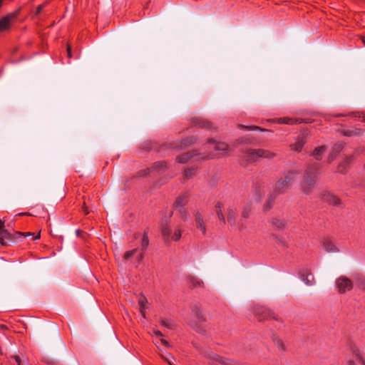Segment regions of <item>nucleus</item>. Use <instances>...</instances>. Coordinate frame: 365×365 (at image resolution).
I'll return each mask as SVG.
<instances>
[{
	"mask_svg": "<svg viewBox=\"0 0 365 365\" xmlns=\"http://www.w3.org/2000/svg\"><path fill=\"white\" fill-rule=\"evenodd\" d=\"M319 165L318 163L309 164L300 181L301 191L305 195H310L315 188L317 176L319 174Z\"/></svg>",
	"mask_w": 365,
	"mask_h": 365,
	"instance_id": "1",
	"label": "nucleus"
},
{
	"mask_svg": "<svg viewBox=\"0 0 365 365\" xmlns=\"http://www.w3.org/2000/svg\"><path fill=\"white\" fill-rule=\"evenodd\" d=\"M299 173L297 171H289L284 178L279 179L273 188L275 195H279L285 192V191L295 181Z\"/></svg>",
	"mask_w": 365,
	"mask_h": 365,
	"instance_id": "2",
	"label": "nucleus"
},
{
	"mask_svg": "<svg viewBox=\"0 0 365 365\" xmlns=\"http://www.w3.org/2000/svg\"><path fill=\"white\" fill-rule=\"evenodd\" d=\"M275 154L269 150L264 149H248L244 153L243 158L248 163L256 161L259 158L271 159Z\"/></svg>",
	"mask_w": 365,
	"mask_h": 365,
	"instance_id": "3",
	"label": "nucleus"
},
{
	"mask_svg": "<svg viewBox=\"0 0 365 365\" xmlns=\"http://www.w3.org/2000/svg\"><path fill=\"white\" fill-rule=\"evenodd\" d=\"M188 199L189 195L187 192L183 193L176 198L173 205L174 210L180 212V217L184 221H186L188 218L187 211L185 208V205L188 203Z\"/></svg>",
	"mask_w": 365,
	"mask_h": 365,
	"instance_id": "4",
	"label": "nucleus"
},
{
	"mask_svg": "<svg viewBox=\"0 0 365 365\" xmlns=\"http://www.w3.org/2000/svg\"><path fill=\"white\" fill-rule=\"evenodd\" d=\"M19 14V10L9 13L0 19V32L9 30L11 23L17 18Z\"/></svg>",
	"mask_w": 365,
	"mask_h": 365,
	"instance_id": "5",
	"label": "nucleus"
},
{
	"mask_svg": "<svg viewBox=\"0 0 365 365\" xmlns=\"http://www.w3.org/2000/svg\"><path fill=\"white\" fill-rule=\"evenodd\" d=\"M336 285L339 293H344L346 291H349L353 287L351 281L346 277L341 276L336 281Z\"/></svg>",
	"mask_w": 365,
	"mask_h": 365,
	"instance_id": "6",
	"label": "nucleus"
},
{
	"mask_svg": "<svg viewBox=\"0 0 365 365\" xmlns=\"http://www.w3.org/2000/svg\"><path fill=\"white\" fill-rule=\"evenodd\" d=\"M347 350L353 355V356L356 358L358 361L361 364V365H365V361L361 355L357 346L354 343L349 342L348 344Z\"/></svg>",
	"mask_w": 365,
	"mask_h": 365,
	"instance_id": "7",
	"label": "nucleus"
},
{
	"mask_svg": "<svg viewBox=\"0 0 365 365\" xmlns=\"http://www.w3.org/2000/svg\"><path fill=\"white\" fill-rule=\"evenodd\" d=\"M14 241V235L7 230H1L0 232V245L6 246Z\"/></svg>",
	"mask_w": 365,
	"mask_h": 365,
	"instance_id": "8",
	"label": "nucleus"
},
{
	"mask_svg": "<svg viewBox=\"0 0 365 365\" xmlns=\"http://www.w3.org/2000/svg\"><path fill=\"white\" fill-rule=\"evenodd\" d=\"M256 315L259 321L266 319H276L272 311L264 307L257 309Z\"/></svg>",
	"mask_w": 365,
	"mask_h": 365,
	"instance_id": "9",
	"label": "nucleus"
},
{
	"mask_svg": "<svg viewBox=\"0 0 365 365\" xmlns=\"http://www.w3.org/2000/svg\"><path fill=\"white\" fill-rule=\"evenodd\" d=\"M208 357L213 359L215 361L224 365H240L237 362L234 361L231 359L222 357L216 354L210 353L208 354Z\"/></svg>",
	"mask_w": 365,
	"mask_h": 365,
	"instance_id": "10",
	"label": "nucleus"
},
{
	"mask_svg": "<svg viewBox=\"0 0 365 365\" xmlns=\"http://www.w3.org/2000/svg\"><path fill=\"white\" fill-rule=\"evenodd\" d=\"M323 199L325 202L334 206H340L341 204V200L336 195L329 192L324 194Z\"/></svg>",
	"mask_w": 365,
	"mask_h": 365,
	"instance_id": "11",
	"label": "nucleus"
},
{
	"mask_svg": "<svg viewBox=\"0 0 365 365\" xmlns=\"http://www.w3.org/2000/svg\"><path fill=\"white\" fill-rule=\"evenodd\" d=\"M192 123L195 126L207 130H210L212 128V123L202 118H195L192 120Z\"/></svg>",
	"mask_w": 365,
	"mask_h": 365,
	"instance_id": "12",
	"label": "nucleus"
},
{
	"mask_svg": "<svg viewBox=\"0 0 365 365\" xmlns=\"http://www.w3.org/2000/svg\"><path fill=\"white\" fill-rule=\"evenodd\" d=\"M236 214H237V209L234 206H230L227 208V222L228 223L232 226L235 225L236 222Z\"/></svg>",
	"mask_w": 365,
	"mask_h": 365,
	"instance_id": "13",
	"label": "nucleus"
},
{
	"mask_svg": "<svg viewBox=\"0 0 365 365\" xmlns=\"http://www.w3.org/2000/svg\"><path fill=\"white\" fill-rule=\"evenodd\" d=\"M364 133V130L358 128H351L349 129H345L341 131L343 135L346 137H354L361 135Z\"/></svg>",
	"mask_w": 365,
	"mask_h": 365,
	"instance_id": "14",
	"label": "nucleus"
},
{
	"mask_svg": "<svg viewBox=\"0 0 365 365\" xmlns=\"http://www.w3.org/2000/svg\"><path fill=\"white\" fill-rule=\"evenodd\" d=\"M278 123L280 124H287V125H294L297 123H301L303 122L301 118H292L289 117H283L279 118L276 120Z\"/></svg>",
	"mask_w": 365,
	"mask_h": 365,
	"instance_id": "15",
	"label": "nucleus"
},
{
	"mask_svg": "<svg viewBox=\"0 0 365 365\" xmlns=\"http://www.w3.org/2000/svg\"><path fill=\"white\" fill-rule=\"evenodd\" d=\"M192 314L195 317H196L200 322L205 321V317L202 312L201 307L197 304H195L192 307Z\"/></svg>",
	"mask_w": 365,
	"mask_h": 365,
	"instance_id": "16",
	"label": "nucleus"
},
{
	"mask_svg": "<svg viewBox=\"0 0 365 365\" xmlns=\"http://www.w3.org/2000/svg\"><path fill=\"white\" fill-rule=\"evenodd\" d=\"M215 212L217 215L219 220L225 225L226 223L225 217L222 212L223 204L220 202H217L215 206Z\"/></svg>",
	"mask_w": 365,
	"mask_h": 365,
	"instance_id": "17",
	"label": "nucleus"
},
{
	"mask_svg": "<svg viewBox=\"0 0 365 365\" xmlns=\"http://www.w3.org/2000/svg\"><path fill=\"white\" fill-rule=\"evenodd\" d=\"M195 222L197 227L202 231L203 235L206 233V227L204 224L203 218L200 212H197L195 215Z\"/></svg>",
	"mask_w": 365,
	"mask_h": 365,
	"instance_id": "18",
	"label": "nucleus"
},
{
	"mask_svg": "<svg viewBox=\"0 0 365 365\" xmlns=\"http://www.w3.org/2000/svg\"><path fill=\"white\" fill-rule=\"evenodd\" d=\"M197 155V154L194 152H187L179 155L176 158V161L178 163L185 164L188 162L190 159Z\"/></svg>",
	"mask_w": 365,
	"mask_h": 365,
	"instance_id": "19",
	"label": "nucleus"
},
{
	"mask_svg": "<svg viewBox=\"0 0 365 365\" xmlns=\"http://www.w3.org/2000/svg\"><path fill=\"white\" fill-rule=\"evenodd\" d=\"M250 209L249 207H245L241 214V219L238 222V227L240 231H242L246 228V226L243 222V219H247L250 215Z\"/></svg>",
	"mask_w": 365,
	"mask_h": 365,
	"instance_id": "20",
	"label": "nucleus"
},
{
	"mask_svg": "<svg viewBox=\"0 0 365 365\" xmlns=\"http://www.w3.org/2000/svg\"><path fill=\"white\" fill-rule=\"evenodd\" d=\"M139 304V310L143 318H146L145 309H147L145 304L147 303V299L144 295H141L138 300Z\"/></svg>",
	"mask_w": 365,
	"mask_h": 365,
	"instance_id": "21",
	"label": "nucleus"
},
{
	"mask_svg": "<svg viewBox=\"0 0 365 365\" xmlns=\"http://www.w3.org/2000/svg\"><path fill=\"white\" fill-rule=\"evenodd\" d=\"M323 248L327 252H339L338 248L335 246V245L330 240H325L323 242Z\"/></svg>",
	"mask_w": 365,
	"mask_h": 365,
	"instance_id": "22",
	"label": "nucleus"
},
{
	"mask_svg": "<svg viewBox=\"0 0 365 365\" xmlns=\"http://www.w3.org/2000/svg\"><path fill=\"white\" fill-rule=\"evenodd\" d=\"M305 144V139L303 137L297 139L296 142L292 144L291 148L293 150L300 152L302 150L304 145Z\"/></svg>",
	"mask_w": 365,
	"mask_h": 365,
	"instance_id": "23",
	"label": "nucleus"
},
{
	"mask_svg": "<svg viewBox=\"0 0 365 365\" xmlns=\"http://www.w3.org/2000/svg\"><path fill=\"white\" fill-rule=\"evenodd\" d=\"M187 280L189 286L193 288L200 287L203 284L200 279L194 276H188Z\"/></svg>",
	"mask_w": 365,
	"mask_h": 365,
	"instance_id": "24",
	"label": "nucleus"
},
{
	"mask_svg": "<svg viewBox=\"0 0 365 365\" xmlns=\"http://www.w3.org/2000/svg\"><path fill=\"white\" fill-rule=\"evenodd\" d=\"M327 147L325 145H322L316 148L313 152L312 155L316 158V160H320L322 157V155L326 151Z\"/></svg>",
	"mask_w": 365,
	"mask_h": 365,
	"instance_id": "25",
	"label": "nucleus"
},
{
	"mask_svg": "<svg viewBox=\"0 0 365 365\" xmlns=\"http://www.w3.org/2000/svg\"><path fill=\"white\" fill-rule=\"evenodd\" d=\"M162 235L164 237V240L166 242L170 240V237L172 235L171 230L168 225H163L161 228Z\"/></svg>",
	"mask_w": 365,
	"mask_h": 365,
	"instance_id": "26",
	"label": "nucleus"
},
{
	"mask_svg": "<svg viewBox=\"0 0 365 365\" xmlns=\"http://www.w3.org/2000/svg\"><path fill=\"white\" fill-rule=\"evenodd\" d=\"M272 224L276 230H283L286 227V224L284 222L277 218L272 220Z\"/></svg>",
	"mask_w": 365,
	"mask_h": 365,
	"instance_id": "27",
	"label": "nucleus"
},
{
	"mask_svg": "<svg viewBox=\"0 0 365 365\" xmlns=\"http://www.w3.org/2000/svg\"><path fill=\"white\" fill-rule=\"evenodd\" d=\"M301 278L302 280L307 285H312L314 284V276L311 273L307 274L306 276L302 274Z\"/></svg>",
	"mask_w": 365,
	"mask_h": 365,
	"instance_id": "28",
	"label": "nucleus"
},
{
	"mask_svg": "<svg viewBox=\"0 0 365 365\" xmlns=\"http://www.w3.org/2000/svg\"><path fill=\"white\" fill-rule=\"evenodd\" d=\"M229 149V145L222 142L216 143L215 150L217 151H226Z\"/></svg>",
	"mask_w": 365,
	"mask_h": 365,
	"instance_id": "29",
	"label": "nucleus"
},
{
	"mask_svg": "<svg viewBox=\"0 0 365 365\" xmlns=\"http://www.w3.org/2000/svg\"><path fill=\"white\" fill-rule=\"evenodd\" d=\"M167 167V163L165 161H158V162H155L152 168L153 170H163L165 168H166Z\"/></svg>",
	"mask_w": 365,
	"mask_h": 365,
	"instance_id": "30",
	"label": "nucleus"
},
{
	"mask_svg": "<svg viewBox=\"0 0 365 365\" xmlns=\"http://www.w3.org/2000/svg\"><path fill=\"white\" fill-rule=\"evenodd\" d=\"M181 235H182L181 229H180V228L176 229L174 231L173 234H172L170 240L178 241L181 237Z\"/></svg>",
	"mask_w": 365,
	"mask_h": 365,
	"instance_id": "31",
	"label": "nucleus"
},
{
	"mask_svg": "<svg viewBox=\"0 0 365 365\" xmlns=\"http://www.w3.org/2000/svg\"><path fill=\"white\" fill-rule=\"evenodd\" d=\"M138 252V249H133L132 250L127 251L123 256L125 261L129 260L133 256Z\"/></svg>",
	"mask_w": 365,
	"mask_h": 365,
	"instance_id": "32",
	"label": "nucleus"
},
{
	"mask_svg": "<svg viewBox=\"0 0 365 365\" xmlns=\"http://www.w3.org/2000/svg\"><path fill=\"white\" fill-rule=\"evenodd\" d=\"M148 245H149V239H148V234L146 232H144L143 238H142V242H141L142 249L143 250H146Z\"/></svg>",
	"mask_w": 365,
	"mask_h": 365,
	"instance_id": "33",
	"label": "nucleus"
},
{
	"mask_svg": "<svg viewBox=\"0 0 365 365\" xmlns=\"http://www.w3.org/2000/svg\"><path fill=\"white\" fill-rule=\"evenodd\" d=\"M348 165L344 163V161H342L341 163L339 164L336 172L339 173H344L346 171Z\"/></svg>",
	"mask_w": 365,
	"mask_h": 365,
	"instance_id": "34",
	"label": "nucleus"
},
{
	"mask_svg": "<svg viewBox=\"0 0 365 365\" xmlns=\"http://www.w3.org/2000/svg\"><path fill=\"white\" fill-rule=\"evenodd\" d=\"M160 323L162 326L168 328V329H173V322L170 320H165V319H160Z\"/></svg>",
	"mask_w": 365,
	"mask_h": 365,
	"instance_id": "35",
	"label": "nucleus"
},
{
	"mask_svg": "<svg viewBox=\"0 0 365 365\" xmlns=\"http://www.w3.org/2000/svg\"><path fill=\"white\" fill-rule=\"evenodd\" d=\"M196 138L194 136H191L182 140V144L185 145H190L195 143Z\"/></svg>",
	"mask_w": 365,
	"mask_h": 365,
	"instance_id": "36",
	"label": "nucleus"
},
{
	"mask_svg": "<svg viewBox=\"0 0 365 365\" xmlns=\"http://www.w3.org/2000/svg\"><path fill=\"white\" fill-rule=\"evenodd\" d=\"M29 236H33V240H36L40 238V232L37 235H35L34 232H23V237H29Z\"/></svg>",
	"mask_w": 365,
	"mask_h": 365,
	"instance_id": "37",
	"label": "nucleus"
},
{
	"mask_svg": "<svg viewBox=\"0 0 365 365\" xmlns=\"http://www.w3.org/2000/svg\"><path fill=\"white\" fill-rule=\"evenodd\" d=\"M354 155H347L344 158V163L347 165L348 166L354 161Z\"/></svg>",
	"mask_w": 365,
	"mask_h": 365,
	"instance_id": "38",
	"label": "nucleus"
},
{
	"mask_svg": "<svg viewBox=\"0 0 365 365\" xmlns=\"http://www.w3.org/2000/svg\"><path fill=\"white\" fill-rule=\"evenodd\" d=\"M161 357L169 364L174 365L175 358L172 355H169L168 357L161 356Z\"/></svg>",
	"mask_w": 365,
	"mask_h": 365,
	"instance_id": "39",
	"label": "nucleus"
},
{
	"mask_svg": "<svg viewBox=\"0 0 365 365\" xmlns=\"http://www.w3.org/2000/svg\"><path fill=\"white\" fill-rule=\"evenodd\" d=\"M195 170L194 168H188L185 170V175L187 178H190L192 175H195Z\"/></svg>",
	"mask_w": 365,
	"mask_h": 365,
	"instance_id": "40",
	"label": "nucleus"
},
{
	"mask_svg": "<svg viewBox=\"0 0 365 365\" xmlns=\"http://www.w3.org/2000/svg\"><path fill=\"white\" fill-rule=\"evenodd\" d=\"M12 235H14V242L17 240H21V238L23 237V232H21L16 231Z\"/></svg>",
	"mask_w": 365,
	"mask_h": 365,
	"instance_id": "41",
	"label": "nucleus"
},
{
	"mask_svg": "<svg viewBox=\"0 0 365 365\" xmlns=\"http://www.w3.org/2000/svg\"><path fill=\"white\" fill-rule=\"evenodd\" d=\"M244 128L247 129V130H261V131H265L266 130L265 129H262L258 126H255V125H251V126H245V125H243L242 126Z\"/></svg>",
	"mask_w": 365,
	"mask_h": 365,
	"instance_id": "42",
	"label": "nucleus"
},
{
	"mask_svg": "<svg viewBox=\"0 0 365 365\" xmlns=\"http://www.w3.org/2000/svg\"><path fill=\"white\" fill-rule=\"evenodd\" d=\"M150 168L142 170L138 172V175L139 176H146L150 173Z\"/></svg>",
	"mask_w": 365,
	"mask_h": 365,
	"instance_id": "43",
	"label": "nucleus"
},
{
	"mask_svg": "<svg viewBox=\"0 0 365 365\" xmlns=\"http://www.w3.org/2000/svg\"><path fill=\"white\" fill-rule=\"evenodd\" d=\"M273 200L274 199L272 198V199H269L268 200V202L266 203V205H264V210H267L269 209H270L272 206V202H273Z\"/></svg>",
	"mask_w": 365,
	"mask_h": 365,
	"instance_id": "44",
	"label": "nucleus"
},
{
	"mask_svg": "<svg viewBox=\"0 0 365 365\" xmlns=\"http://www.w3.org/2000/svg\"><path fill=\"white\" fill-rule=\"evenodd\" d=\"M364 152L363 148H357L352 155H354V158L359 155L361 153Z\"/></svg>",
	"mask_w": 365,
	"mask_h": 365,
	"instance_id": "45",
	"label": "nucleus"
},
{
	"mask_svg": "<svg viewBox=\"0 0 365 365\" xmlns=\"http://www.w3.org/2000/svg\"><path fill=\"white\" fill-rule=\"evenodd\" d=\"M343 148H344V144L342 143H339L334 145V149L337 152H339L340 150H341L343 149Z\"/></svg>",
	"mask_w": 365,
	"mask_h": 365,
	"instance_id": "46",
	"label": "nucleus"
},
{
	"mask_svg": "<svg viewBox=\"0 0 365 365\" xmlns=\"http://www.w3.org/2000/svg\"><path fill=\"white\" fill-rule=\"evenodd\" d=\"M45 6V4H41L39 5L37 8H36V13H35V15H38L41 11L43 10V9L44 8Z\"/></svg>",
	"mask_w": 365,
	"mask_h": 365,
	"instance_id": "47",
	"label": "nucleus"
},
{
	"mask_svg": "<svg viewBox=\"0 0 365 365\" xmlns=\"http://www.w3.org/2000/svg\"><path fill=\"white\" fill-rule=\"evenodd\" d=\"M67 56L68 58H71L72 57V53H71V48L70 44H67Z\"/></svg>",
	"mask_w": 365,
	"mask_h": 365,
	"instance_id": "48",
	"label": "nucleus"
},
{
	"mask_svg": "<svg viewBox=\"0 0 365 365\" xmlns=\"http://www.w3.org/2000/svg\"><path fill=\"white\" fill-rule=\"evenodd\" d=\"M153 334H155L157 336H163L162 332L160 331H159V330L153 329Z\"/></svg>",
	"mask_w": 365,
	"mask_h": 365,
	"instance_id": "49",
	"label": "nucleus"
},
{
	"mask_svg": "<svg viewBox=\"0 0 365 365\" xmlns=\"http://www.w3.org/2000/svg\"><path fill=\"white\" fill-rule=\"evenodd\" d=\"M196 331L201 334H204L205 333V330L200 327H196Z\"/></svg>",
	"mask_w": 365,
	"mask_h": 365,
	"instance_id": "50",
	"label": "nucleus"
},
{
	"mask_svg": "<svg viewBox=\"0 0 365 365\" xmlns=\"http://www.w3.org/2000/svg\"><path fill=\"white\" fill-rule=\"evenodd\" d=\"M160 343H161L162 344H163L164 346H168V347L170 346V344H169L168 341H166L165 339H160Z\"/></svg>",
	"mask_w": 365,
	"mask_h": 365,
	"instance_id": "51",
	"label": "nucleus"
},
{
	"mask_svg": "<svg viewBox=\"0 0 365 365\" xmlns=\"http://www.w3.org/2000/svg\"><path fill=\"white\" fill-rule=\"evenodd\" d=\"M4 227H5V221H2L0 220V232H1V230H6L4 228Z\"/></svg>",
	"mask_w": 365,
	"mask_h": 365,
	"instance_id": "52",
	"label": "nucleus"
},
{
	"mask_svg": "<svg viewBox=\"0 0 365 365\" xmlns=\"http://www.w3.org/2000/svg\"><path fill=\"white\" fill-rule=\"evenodd\" d=\"M277 346H278L279 349H280L282 350L284 349V344H283L282 341H277Z\"/></svg>",
	"mask_w": 365,
	"mask_h": 365,
	"instance_id": "53",
	"label": "nucleus"
},
{
	"mask_svg": "<svg viewBox=\"0 0 365 365\" xmlns=\"http://www.w3.org/2000/svg\"><path fill=\"white\" fill-rule=\"evenodd\" d=\"M347 365H356V363L351 359L346 360Z\"/></svg>",
	"mask_w": 365,
	"mask_h": 365,
	"instance_id": "54",
	"label": "nucleus"
},
{
	"mask_svg": "<svg viewBox=\"0 0 365 365\" xmlns=\"http://www.w3.org/2000/svg\"><path fill=\"white\" fill-rule=\"evenodd\" d=\"M14 359L16 361V363L18 364V365H21V359L19 356H15Z\"/></svg>",
	"mask_w": 365,
	"mask_h": 365,
	"instance_id": "55",
	"label": "nucleus"
},
{
	"mask_svg": "<svg viewBox=\"0 0 365 365\" xmlns=\"http://www.w3.org/2000/svg\"><path fill=\"white\" fill-rule=\"evenodd\" d=\"M143 253L141 252L138 255V262H141L143 260Z\"/></svg>",
	"mask_w": 365,
	"mask_h": 365,
	"instance_id": "56",
	"label": "nucleus"
},
{
	"mask_svg": "<svg viewBox=\"0 0 365 365\" xmlns=\"http://www.w3.org/2000/svg\"><path fill=\"white\" fill-rule=\"evenodd\" d=\"M203 159H207V158H212V156L210 155H207V154H203L202 155V157Z\"/></svg>",
	"mask_w": 365,
	"mask_h": 365,
	"instance_id": "57",
	"label": "nucleus"
},
{
	"mask_svg": "<svg viewBox=\"0 0 365 365\" xmlns=\"http://www.w3.org/2000/svg\"><path fill=\"white\" fill-rule=\"evenodd\" d=\"M83 210H84V212H85V214H86V215L88 214V212H88V208H87V207H86V205H85V202L83 203Z\"/></svg>",
	"mask_w": 365,
	"mask_h": 365,
	"instance_id": "58",
	"label": "nucleus"
},
{
	"mask_svg": "<svg viewBox=\"0 0 365 365\" xmlns=\"http://www.w3.org/2000/svg\"><path fill=\"white\" fill-rule=\"evenodd\" d=\"M207 142H208L209 143H215V140L214 139H212V138H209V139L207 140Z\"/></svg>",
	"mask_w": 365,
	"mask_h": 365,
	"instance_id": "59",
	"label": "nucleus"
},
{
	"mask_svg": "<svg viewBox=\"0 0 365 365\" xmlns=\"http://www.w3.org/2000/svg\"><path fill=\"white\" fill-rule=\"evenodd\" d=\"M24 215H26V216H31V215L29 212H24Z\"/></svg>",
	"mask_w": 365,
	"mask_h": 365,
	"instance_id": "60",
	"label": "nucleus"
},
{
	"mask_svg": "<svg viewBox=\"0 0 365 365\" xmlns=\"http://www.w3.org/2000/svg\"><path fill=\"white\" fill-rule=\"evenodd\" d=\"M362 41H363L364 44L365 45V37H362Z\"/></svg>",
	"mask_w": 365,
	"mask_h": 365,
	"instance_id": "61",
	"label": "nucleus"
},
{
	"mask_svg": "<svg viewBox=\"0 0 365 365\" xmlns=\"http://www.w3.org/2000/svg\"><path fill=\"white\" fill-rule=\"evenodd\" d=\"M19 215L22 216V215H24V212H21V213H19Z\"/></svg>",
	"mask_w": 365,
	"mask_h": 365,
	"instance_id": "62",
	"label": "nucleus"
},
{
	"mask_svg": "<svg viewBox=\"0 0 365 365\" xmlns=\"http://www.w3.org/2000/svg\"><path fill=\"white\" fill-rule=\"evenodd\" d=\"M191 327H192V328L196 329V328L195 327V326H193V324H191Z\"/></svg>",
	"mask_w": 365,
	"mask_h": 365,
	"instance_id": "63",
	"label": "nucleus"
},
{
	"mask_svg": "<svg viewBox=\"0 0 365 365\" xmlns=\"http://www.w3.org/2000/svg\"><path fill=\"white\" fill-rule=\"evenodd\" d=\"M364 121L365 122V115L364 116Z\"/></svg>",
	"mask_w": 365,
	"mask_h": 365,
	"instance_id": "64",
	"label": "nucleus"
}]
</instances>
